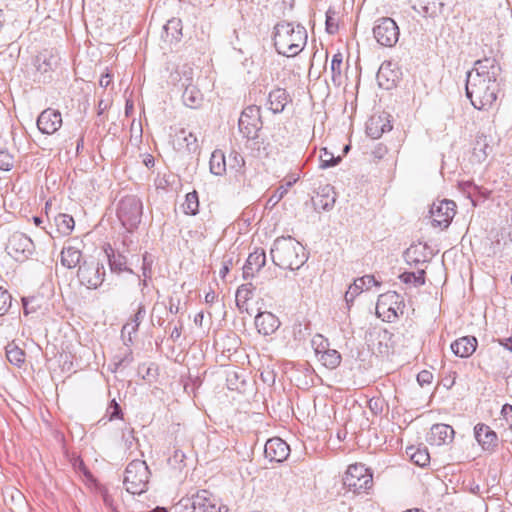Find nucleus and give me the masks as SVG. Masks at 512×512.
Returning a JSON list of instances; mask_svg holds the SVG:
<instances>
[{
  "label": "nucleus",
  "instance_id": "obj_42",
  "mask_svg": "<svg viewBox=\"0 0 512 512\" xmlns=\"http://www.w3.org/2000/svg\"><path fill=\"white\" fill-rule=\"evenodd\" d=\"M184 213L196 215L199 212V197L196 191L187 193L185 203L183 204Z\"/></svg>",
  "mask_w": 512,
  "mask_h": 512
},
{
  "label": "nucleus",
  "instance_id": "obj_5",
  "mask_svg": "<svg viewBox=\"0 0 512 512\" xmlns=\"http://www.w3.org/2000/svg\"><path fill=\"white\" fill-rule=\"evenodd\" d=\"M150 470L144 460L131 461L124 472L123 484L126 491L133 495H140L148 490Z\"/></svg>",
  "mask_w": 512,
  "mask_h": 512
},
{
  "label": "nucleus",
  "instance_id": "obj_13",
  "mask_svg": "<svg viewBox=\"0 0 512 512\" xmlns=\"http://www.w3.org/2000/svg\"><path fill=\"white\" fill-rule=\"evenodd\" d=\"M182 74L183 77L179 79V82L180 87L184 88L182 93L183 104L192 109L199 108L203 102V94L195 85L192 84V70L186 69Z\"/></svg>",
  "mask_w": 512,
  "mask_h": 512
},
{
  "label": "nucleus",
  "instance_id": "obj_15",
  "mask_svg": "<svg viewBox=\"0 0 512 512\" xmlns=\"http://www.w3.org/2000/svg\"><path fill=\"white\" fill-rule=\"evenodd\" d=\"M58 63L59 57L54 54L53 50L49 49L39 52L33 60V65L37 72L43 76V81L51 79V72L56 69Z\"/></svg>",
  "mask_w": 512,
  "mask_h": 512
},
{
  "label": "nucleus",
  "instance_id": "obj_31",
  "mask_svg": "<svg viewBox=\"0 0 512 512\" xmlns=\"http://www.w3.org/2000/svg\"><path fill=\"white\" fill-rule=\"evenodd\" d=\"M427 250V244H412L409 248L405 250L404 258L406 262L410 265H418L420 263H425L428 261V256L426 253Z\"/></svg>",
  "mask_w": 512,
  "mask_h": 512
},
{
  "label": "nucleus",
  "instance_id": "obj_29",
  "mask_svg": "<svg viewBox=\"0 0 512 512\" xmlns=\"http://www.w3.org/2000/svg\"><path fill=\"white\" fill-rule=\"evenodd\" d=\"M182 21L172 18L163 26L162 39L169 44L178 43L182 37Z\"/></svg>",
  "mask_w": 512,
  "mask_h": 512
},
{
  "label": "nucleus",
  "instance_id": "obj_64",
  "mask_svg": "<svg viewBox=\"0 0 512 512\" xmlns=\"http://www.w3.org/2000/svg\"><path fill=\"white\" fill-rule=\"evenodd\" d=\"M143 163L144 165L147 167V168H151L154 166L155 164V160H154V157L152 155H146V157L144 158L143 160Z\"/></svg>",
  "mask_w": 512,
  "mask_h": 512
},
{
  "label": "nucleus",
  "instance_id": "obj_32",
  "mask_svg": "<svg viewBox=\"0 0 512 512\" xmlns=\"http://www.w3.org/2000/svg\"><path fill=\"white\" fill-rule=\"evenodd\" d=\"M110 252L105 250L108 264L112 273L120 274L121 272H129L134 274L133 270L127 266V258L121 253H115V251L109 247Z\"/></svg>",
  "mask_w": 512,
  "mask_h": 512
},
{
  "label": "nucleus",
  "instance_id": "obj_34",
  "mask_svg": "<svg viewBox=\"0 0 512 512\" xmlns=\"http://www.w3.org/2000/svg\"><path fill=\"white\" fill-rule=\"evenodd\" d=\"M406 454L410 457L411 461L419 467H425L430 463V454L425 446L407 447Z\"/></svg>",
  "mask_w": 512,
  "mask_h": 512
},
{
  "label": "nucleus",
  "instance_id": "obj_25",
  "mask_svg": "<svg viewBox=\"0 0 512 512\" xmlns=\"http://www.w3.org/2000/svg\"><path fill=\"white\" fill-rule=\"evenodd\" d=\"M477 338L475 336H464L451 343L452 352L461 358L471 356L477 348Z\"/></svg>",
  "mask_w": 512,
  "mask_h": 512
},
{
  "label": "nucleus",
  "instance_id": "obj_23",
  "mask_svg": "<svg viewBox=\"0 0 512 512\" xmlns=\"http://www.w3.org/2000/svg\"><path fill=\"white\" fill-rule=\"evenodd\" d=\"M266 263V254L263 249H256L250 253L244 266H243V278L245 280L252 278L254 272H258Z\"/></svg>",
  "mask_w": 512,
  "mask_h": 512
},
{
  "label": "nucleus",
  "instance_id": "obj_18",
  "mask_svg": "<svg viewBox=\"0 0 512 512\" xmlns=\"http://www.w3.org/2000/svg\"><path fill=\"white\" fill-rule=\"evenodd\" d=\"M454 429L443 423L434 424L427 436V442L430 445L441 446L452 442L454 438Z\"/></svg>",
  "mask_w": 512,
  "mask_h": 512
},
{
  "label": "nucleus",
  "instance_id": "obj_26",
  "mask_svg": "<svg viewBox=\"0 0 512 512\" xmlns=\"http://www.w3.org/2000/svg\"><path fill=\"white\" fill-rule=\"evenodd\" d=\"M291 101L290 95L283 88H276L272 90L268 95V109L274 114H278L284 111L286 105Z\"/></svg>",
  "mask_w": 512,
  "mask_h": 512
},
{
  "label": "nucleus",
  "instance_id": "obj_11",
  "mask_svg": "<svg viewBox=\"0 0 512 512\" xmlns=\"http://www.w3.org/2000/svg\"><path fill=\"white\" fill-rule=\"evenodd\" d=\"M6 250L16 261H24L33 253L34 243L27 235L15 232L9 237Z\"/></svg>",
  "mask_w": 512,
  "mask_h": 512
},
{
  "label": "nucleus",
  "instance_id": "obj_59",
  "mask_svg": "<svg viewBox=\"0 0 512 512\" xmlns=\"http://www.w3.org/2000/svg\"><path fill=\"white\" fill-rule=\"evenodd\" d=\"M416 273V277L418 280H416V287L422 286L425 284L426 278V272L423 269L418 270Z\"/></svg>",
  "mask_w": 512,
  "mask_h": 512
},
{
  "label": "nucleus",
  "instance_id": "obj_55",
  "mask_svg": "<svg viewBox=\"0 0 512 512\" xmlns=\"http://www.w3.org/2000/svg\"><path fill=\"white\" fill-rule=\"evenodd\" d=\"M399 279L405 284H413L416 287V273L412 271H405L399 275Z\"/></svg>",
  "mask_w": 512,
  "mask_h": 512
},
{
  "label": "nucleus",
  "instance_id": "obj_1",
  "mask_svg": "<svg viewBox=\"0 0 512 512\" xmlns=\"http://www.w3.org/2000/svg\"><path fill=\"white\" fill-rule=\"evenodd\" d=\"M502 68L495 57L485 56L474 62L466 73L465 94L477 110L488 111L501 92Z\"/></svg>",
  "mask_w": 512,
  "mask_h": 512
},
{
  "label": "nucleus",
  "instance_id": "obj_3",
  "mask_svg": "<svg viewBox=\"0 0 512 512\" xmlns=\"http://www.w3.org/2000/svg\"><path fill=\"white\" fill-rule=\"evenodd\" d=\"M270 255L273 263L282 269L297 270L307 261L304 247L291 236L277 238Z\"/></svg>",
  "mask_w": 512,
  "mask_h": 512
},
{
  "label": "nucleus",
  "instance_id": "obj_50",
  "mask_svg": "<svg viewBox=\"0 0 512 512\" xmlns=\"http://www.w3.org/2000/svg\"><path fill=\"white\" fill-rule=\"evenodd\" d=\"M335 15H336V12L332 8H329L326 11L325 25H326V31L329 34H334L338 30V24H337V21L335 19Z\"/></svg>",
  "mask_w": 512,
  "mask_h": 512
},
{
  "label": "nucleus",
  "instance_id": "obj_21",
  "mask_svg": "<svg viewBox=\"0 0 512 512\" xmlns=\"http://www.w3.org/2000/svg\"><path fill=\"white\" fill-rule=\"evenodd\" d=\"M372 286H380V282L373 275H364L354 280L345 293V301L347 304L352 303L365 289L368 290Z\"/></svg>",
  "mask_w": 512,
  "mask_h": 512
},
{
  "label": "nucleus",
  "instance_id": "obj_39",
  "mask_svg": "<svg viewBox=\"0 0 512 512\" xmlns=\"http://www.w3.org/2000/svg\"><path fill=\"white\" fill-rule=\"evenodd\" d=\"M343 63V55L338 52L333 55L330 63L331 80L335 86H340L342 81L341 66Z\"/></svg>",
  "mask_w": 512,
  "mask_h": 512
},
{
  "label": "nucleus",
  "instance_id": "obj_4",
  "mask_svg": "<svg viewBox=\"0 0 512 512\" xmlns=\"http://www.w3.org/2000/svg\"><path fill=\"white\" fill-rule=\"evenodd\" d=\"M142 215L143 203L136 195H126L117 203L116 216L128 233L138 229Z\"/></svg>",
  "mask_w": 512,
  "mask_h": 512
},
{
  "label": "nucleus",
  "instance_id": "obj_48",
  "mask_svg": "<svg viewBox=\"0 0 512 512\" xmlns=\"http://www.w3.org/2000/svg\"><path fill=\"white\" fill-rule=\"evenodd\" d=\"M253 289L252 283L242 284L236 290L235 301L247 302L252 296Z\"/></svg>",
  "mask_w": 512,
  "mask_h": 512
},
{
  "label": "nucleus",
  "instance_id": "obj_63",
  "mask_svg": "<svg viewBox=\"0 0 512 512\" xmlns=\"http://www.w3.org/2000/svg\"><path fill=\"white\" fill-rule=\"evenodd\" d=\"M181 330H182V326L174 327V329L172 330V332L170 334V338L172 339L173 342L178 341V339L181 336Z\"/></svg>",
  "mask_w": 512,
  "mask_h": 512
},
{
  "label": "nucleus",
  "instance_id": "obj_30",
  "mask_svg": "<svg viewBox=\"0 0 512 512\" xmlns=\"http://www.w3.org/2000/svg\"><path fill=\"white\" fill-rule=\"evenodd\" d=\"M444 0H415L413 8L423 16L436 17L442 13Z\"/></svg>",
  "mask_w": 512,
  "mask_h": 512
},
{
  "label": "nucleus",
  "instance_id": "obj_24",
  "mask_svg": "<svg viewBox=\"0 0 512 512\" xmlns=\"http://www.w3.org/2000/svg\"><path fill=\"white\" fill-rule=\"evenodd\" d=\"M400 298V295L395 291H389L379 295L376 304V312L378 316L381 315V310L387 308V312L389 313L387 316L388 320L390 321L391 317L397 318V311L393 305L400 303Z\"/></svg>",
  "mask_w": 512,
  "mask_h": 512
},
{
  "label": "nucleus",
  "instance_id": "obj_54",
  "mask_svg": "<svg viewBox=\"0 0 512 512\" xmlns=\"http://www.w3.org/2000/svg\"><path fill=\"white\" fill-rule=\"evenodd\" d=\"M122 440L124 441L126 448L131 449L133 446V443L137 440L136 437L134 436V430L129 429V430L123 431Z\"/></svg>",
  "mask_w": 512,
  "mask_h": 512
},
{
  "label": "nucleus",
  "instance_id": "obj_7",
  "mask_svg": "<svg viewBox=\"0 0 512 512\" xmlns=\"http://www.w3.org/2000/svg\"><path fill=\"white\" fill-rule=\"evenodd\" d=\"M104 264L94 257L85 258L78 267L77 277L79 282L89 289H97L104 282Z\"/></svg>",
  "mask_w": 512,
  "mask_h": 512
},
{
  "label": "nucleus",
  "instance_id": "obj_19",
  "mask_svg": "<svg viewBox=\"0 0 512 512\" xmlns=\"http://www.w3.org/2000/svg\"><path fill=\"white\" fill-rule=\"evenodd\" d=\"M474 436L483 450L492 451L498 445L496 432L484 423H478L474 427Z\"/></svg>",
  "mask_w": 512,
  "mask_h": 512
},
{
  "label": "nucleus",
  "instance_id": "obj_44",
  "mask_svg": "<svg viewBox=\"0 0 512 512\" xmlns=\"http://www.w3.org/2000/svg\"><path fill=\"white\" fill-rule=\"evenodd\" d=\"M311 344L318 358L330 349L328 339L321 334L315 335L312 338Z\"/></svg>",
  "mask_w": 512,
  "mask_h": 512
},
{
  "label": "nucleus",
  "instance_id": "obj_60",
  "mask_svg": "<svg viewBox=\"0 0 512 512\" xmlns=\"http://www.w3.org/2000/svg\"><path fill=\"white\" fill-rule=\"evenodd\" d=\"M133 361L132 352L129 351L127 354H125L122 358L118 360V365L127 366L131 364Z\"/></svg>",
  "mask_w": 512,
  "mask_h": 512
},
{
  "label": "nucleus",
  "instance_id": "obj_37",
  "mask_svg": "<svg viewBox=\"0 0 512 512\" xmlns=\"http://www.w3.org/2000/svg\"><path fill=\"white\" fill-rule=\"evenodd\" d=\"M25 352L13 342L6 346L7 360L17 367H20L25 362Z\"/></svg>",
  "mask_w": 512,
  "mask_h": 512
},
{
  "label": "nucleus",
  "instance_id": "obj_56",
  "mask_svg": "<svg viewBox=\"0 0 512 512\" xmlns=\"http://www.w3.org/2000/svg\"><path fill=\"white\" fill-rule=\"evenodd\" d=\"M152 270V260L148 259V254L143 255L142 273L145 278L149 277Z\"/></svg>",
  "mask_w": 512,
  "mask_h": 512
},
{
  "label": "nucleus",
  "instance_id": "obj_2",
  "mask_svg": "<svg viewBox=\"0 0 512 512\" xmlns=\"http://www.w3.org/2000/svg\"><path fill=\"white\" fill-rule=\"evenodd\" d=\"M274 46L278 54L286 57L298 55L307 43V31L301 24L278 22L273 31Z\"/></svg>",
  "mask_w": 512,
  "mask_h": 512
},
{
  "label": "nucleus",
  "instance_id": "obj_8",
  "mask_svg": "<svg viewBox=\"0 0 512 512\" xmlns=\"http://www.w3.org/2000/svg\"><path fill=\"white\" fill-rule=\"evenodd\" d=\"M262 127L261 108L256 105L247 106L238 120L239 132L248 140H256Z\"/></svg>",
  "mask_w": 512,
  "mask_h": 512
},
{
  "label": "nucleus",
  "instance_id": "obj_36",
  "mask_svg": "<svg viewBox=\"0 0 512 512\" xmlns=\"http://www.w3.org/2000/svg\"><path fill=\"white\" fill-rule=\"evenodd\" d=\"M210 172L216 176H221L226 172V160L224 153L217 149L211 154L209 161Z\"/></svg>",
  "mask_w": 512,
  "mask_h": 512
},
{
  "label": "nucleus",
  "instance_id": "obj_28",
  "mask_svg": "<svg viewBox=\"0 0 512 512\" xmlns=\"http://www.w3.org/2000/svg\"><path fill=\"white\" fill-rule=\"evenodd\" d=\"M146 315V309L143 304H139L136 313L134 314L133 324H125L122 328L121 335L126 346L133 343L132 335L138 331L140 322Z\"/></svg>",
  "mask_w": 512,
  "mask_h": 512
},
{
  "label": "nucleus",
  "instance_id": "obj_16",
  "mask_svg": "<svg viewBox=\"0 0 512 512\" xmlns=\"http://www.w3.org/2000/svg\"><path fill=\"white\" fill-rule=\"evenodd\" d=\"M264 454L270 461L283 462L290 454V447L281 438L274 437L266 442Z\"/></svg>",
  "mask_w": 512,
  "mask_h": 512
},
{
  "label": "nucleus",
  "instance_id": "obj_51",
  "mask_svg": "<svg viewBox=\"0 0 512 512\" xmlns=\"http://www.w3.org/2000/svg\"><path fill=\"white\" fill-rule=\"evenodd\" d=\"M14 166V157L7 150H0V170L10 171Z\"/></svg>",
  "mask_w": 512,
  "mask_h": 512
},
{
  "label": "nucleus",
  "instance_id": "obj_46",
  "mask_svg": "<svg viewBox=\"0 0 512 512\" xmlns=\"http://www.w3.org/2000/svg\"><path fill=\"white\" fill-rule=\"evenodd\" d=\"M185 453L180 449H175L173 454L168 458V464L179 471H181L185 466Z\"/></svg>",
  "mask_w": 512,
  "mask_h": 512
},
{
  "label": "nucleus",
  "instance_id": "obj_12",
  "mask_svg": "<svg viewBox=\"0 0 512 512\" xmlns=\"http://www.w3.org/2000/svg\"><path fill=\"white\" fill-rule=\"evenodd\" d=\"M456 204L452 200L444 199L433 203L430 208L432 225L441 229L447 228L456 214Z\"/></svg>",
  "mask_w": 512,
  "mask_h": 512
},
{
  "label": "nucleus",
  "instance_id": "obj_20",
  "mask_svg": "<svg viewBox=\"0 0 512 512\" xmlns=\"http://www.w3.org/2000/svg\"><path fill=\"white\" fill-rule=\"evenodd\" d=\"M388 115H373L366 123V134L372 139L380 138L384 133L391 131L392 125Z\"/></svg>",
  "mask_w": 512,
  "mask_h": 512
},
{
  "label": "nucleus",
  "instance_id": "obj_47",
  "mask_svg": "<svg viewBox=\"0 0 512 512\" xmlns=\"http://www.w3.org/2000/svg\"><path fill=\"white\" fill-rule=\"evenodd\" d=\"M11 294L0 286V317L6 315L12 306Z\"/></svg>",
  "mask_w": 512,
  "mask_h": 512
},
{
  "label": "nucleus",
  "instance_id": "obj_57",
  "mask_svg": "<svg viewBox=\"0 0 512 512\" xmlns=\"http://www.w3.org/2000/svg\"><path fill=\"white\" fill-rule=\"evenodd\" d=\"M72 465L74 469L83 472L85 475L89 474V471L86 468L84 461L80 457L74 458Z\"/></svg>",
  "mask_w": 512,
  "mask_h": 512
},
{
  "label": "nucleus",
  "instance_id": "obj_14",
  "mask_svg": "<svg viewBox=\"0 0 512 512\" xmlns=\"http://www.w3.org/2000/svg\"><path fill=\"white\" fill-rule=\"evenodd\" d=\"M62 126V115L58 110L47 108L37 118V128L42 134L52 135Z\"/></svg>",
  "mask_w": 512,
  "mask_h": 512
},
{
  "label": "nucleus",
  "instance_id": "obj_58",
  "mask_svg": "<svg viewBox=\"0 0 512 512\" xmlns=\"http://www.w3.org/2000/svg\"><path fill=\"white\" fill-rule=\"evenodd\" d=\"M232 263V258L226 259L222 262V267L219 270V275L221 278L224 279L226 275L229 273Z\"/></svg>",
  "mask_w": 512,
  "mask_h": 512
},
{
  "label": "nucleus",
  "instance_id": "obj_33",
  "mask_svg": "<svg viewBox=\"0 0 512 512\" xmlns=\"http://www.w3.org/2000/svg\"><path fill=\"white\" fill-rule=\"evenodd\" d=\"M331 187L326 186L321 192L317 193L315 199H313L314 208L318 211H329L334 207L335 196L330 195Z\"/></svg>",
  "mask_w": 512,
  "mask_h": 512
},
{
  "label": "nucleus",
  "instance_id": "obj_52",
  "mask_svg": "<svg viewBox=\"0 0 512 512\" xmlns=\"http://www.w3.org/2000/svg\"><path fill=\"white\" fill-rule=\"evenodd\" d=\"M107 415H108V418L110 421L122 418V415H123L122 409H121L120 405L116 402L115 399H113L110 402V404L107 408Z\"/></svg>",
  "mask_w": 512,
  "mask_h": 512
},
{
  "label": "nucleus",
  "instance_id": "obj_41",
  "mask_svg": "<svg viewBox=\"0 0 512 512\" xmlns=\"http://www.w3.org/2000/svg\"><path fill=\"white\" fill-rule=\"evenodd\" d=\"M298 178H293L289 181H287L285 186H280L277 190L273 192V194L268 198L267 200V206L273 208L275 205H277L282 198L286 195L288 189L292 187L296 182Z\"/></svg>",
  "mask_w": 512,
  "mask_h": 512
},
{
  "label": "nucleus",
  "instance_id": "obj_38",
  "mask_svg": "<svg viewBox=\"0 0 512 512\" xmlns=\"http://www.w3.org/2000/svg\"><path fill=\"white\" fill-rule=\"evenodd\" d=\"M178 144L185 146L189 152H196L198 149L197 137L187 132L185 129H181L176 135Z\"/></svg>",
  "mask_w": 512,
  "mask_h": 512
},
{
  "label": "nucleus",
  "instance_id": "obj_6",
  "mask_svg": "<svg viewBox=\"0 0 512 512\" xmlns=\"http://www.w3.org/2000/svg\"><path fill=\"white\" fill-rule=\"evenodd\" d=\"M343 485L354 494L365 493L373 486V473L364 464H352L345 472Z\"/></svg>",
  "mask_w": 512,
  "mask_h": 512
},
{
  "label": "nucleus",
  "instance_id": "obj_53",
  "mask_svg": "<svg viewBox=\"0 0 512 512\" xmlns=\"http://www.w3.org/2000/svg\"><path fill=\"white\" fill-rule=\"evenodd\" d=\"M433 380V374L428 370H422L417 375V381L421 387L428 385Z\"/></svg>",
  "mask_w": 512,
  "mask_h": 512
},
{
  "label": "nucleus",
  "instance_id": "obj_10",
  "mask_svg": "<svg viewBox=\"0 0 512 512\" xmlns=\"http://www.w3.org/2000/svg\"><path fill=\"white\" fill-rule=\"evenodd\" d=\"M373 35L381 46L393 47L399 40L400 30L394 19L382 17L376 20Z\"/></svg>",
  "mask_w": 512,
  "mask_h": 512
},
{
  "label": "nucleus",
  "instance_id": "obj_43",
  "mask_svg": "<svg viewBox=\"0 0 512 512\" xmlns=\"http://www.w3.org/2000/svg\"><path fill=\"white\" fill-rule=\"evenodd\" d=\"M341 159V156H334L327 148H323L320 153V168L327 169L335 167L340 163Z\"/></svg>",
  "mask_w": 512,
  "mask_h": 512
},
{
  "label": "nucleus",
  "instance_id": "obj_49",
  "mask_svg": "<svg viewBox=\"0 0 512 512\" xmlns=\"http://www.w3.org/2000/svg\"><path fill=\"white\" fill-rule=\"evenodd\" d=\"M244 165H245V160L240 153H238L236 151H232L229 154V167L231 169L235 170V172H240L242 170V168L244 167Z\"/></svg>",
  "mask_w": 512,
  "mask_h": 512
},
{
  "label": "nucleus",
  "instance_id": "obj_22",
  "mask_svg": "<svg viewBox=\"0 0 512 512\" xmlns=\"http://www.w3.org/2000/svg\"><path fill=\"white\" fill-rule=\"evenodd\" d=\"M280 324L279 319L271 312L259 311L255 316V326L258 332L265 336L273 334Z\"/></svg>",
  "mask_w": 512,
  "mask_h": 512
},
{
  "label": "nucleus",
  "instance_id": "obj_40",
  "mask_svg": "<svg viewBox=\"0 0 512 512\" xmlns=\"http://www.w3.org/2000/svg\"><path fill=\"white\" fill-rule=\"evenodd\" d=\"M341 354L335 349H329L319 357V361L328 369H336L341 363Z\"/></svg>",
  "mask_w": 512,
  "mask_h": 512
},
{
  "label": "nucleus",
  "instance_id": "obj_9",
  "mask_svg": "<svg viewBox=\"0 0 512 512\" xmlns=\"http://www.w3.org/2000/svg\"><path fill=\"white\" fill-rule=\"evenodd\" d=\"M215 503L207 490L182 497L174 506L173 512H214Z\"/></svg>",
  "mask_w": 512,
  "mask_h": 512
},
{
  "label": "nucleus",
  "instance_id": "obj_17",
  "mask_svg": "<svg viewBox=\"0 0 512 512\" xmlns=\"http://www.w3.org/2000/svg\"><path fill=\"white\" fill-rule=\"evenodd\" d=\"M376 78L381 88L391 89L399 79L397 64L392 61H384L377 72Z\"/></svg>",
  "mask_w": 512,
  "mask_h": 512
},
{
  "label": "nucleus",
  "instance_id": "obj_35",
  "mask_svg": "<svg viewBox=\"0 0 512 512\" xmlns=\"http://www.w3.org/2000/svg\"><path fill=\"white\" fill-rule=\"evenodd\" d=\"M54 223L57 232L63 236L69 235L75 227V221L73 217L65 213H59L56 215L54 217Z\"/></svg>",
  "mask_w": 512,
  "mask_h": 512
},
{
  "label": "nucleus",
  "instance_id": "obj_27",
  "mask_svg": "<svg viewBox=\"0 0 512 512\" xmlns=\"http://www.w3.org/2000/svg\"><path fill=\"white\" fill-rule=\"evenodd\" d=\"M82 251L75 246L65 245L60 253V262L62 266L67 269L75 268L80 266L83 261Z\"/></svg>",
  "mask_w": 512,
  "mask_h": 512
},
{
  "label": "nucleus",
  "instance_id": "obj_61",
  "mask_svg": "<svg viewBox=\"0 0 512 512\" xmlns=\"http://www.w3.org/2000/svg\"><path fill=\"white\" fill-rule=\"evenodd\" d=\"M498 343L512 353V337L498 339Z\"/></svg>",
  "mask_w": 512,
  "mask_h": 512
},
{
  "label": "nucleus",
  "instance_id": "obj_62",
  "mask_svg": "<svg viewBox=\"0 0 512 512\" xmlns=\"http://www.w3.org/2000/svg\"><path fill=\"white\" fill-rule=\"evenodd\" d=\"M111 81V75L105 74L100 77L99 85L101 87L107 88L110 85Z\"/></svg>",
  "mask_w": 512,
  "mask_h": 512
},
{
  "label": "nucleus",
  "instance_id": "obj_45",
  "mask_svg": "<svg viewBox=\"0 0 512 512\" xmlns=\"http://www.w3.org/2000/svg\"><path fill=\"white\" fill-rule=\"evenodd\" d=\"M96 491L101 496L105 507L112 512H117V507L115 505L112 495L108 491V488L104 485H97Z\"/></svg>",
  "mask_w": 512,
  "mask_h": 512
}]
</instances>
